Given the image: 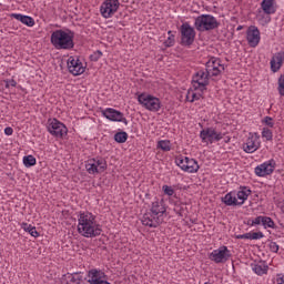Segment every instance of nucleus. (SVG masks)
Instances as JSON below:
<instances>
[{
    "mask_svg": "<svg viewBox=\"0 0 284 284\" xmlns=\"http://www.w3.org/2000/svg\"><path fill=\"white\" fill-rule=\"evenodd\" d=\"M77 229L80 236L84 239H97L103 232V226L97 220V215L90 211H82L78 214Z\"/></svg>",
    "mask_w": 284,
    "mask_h": 284,
    "instance_id": "nucleus-1",
    "label": "nucleus"
},
{
    "mask_svg": "<svg viewBox=\"0 0 284 284\" xmlns=\"http://www.w3.org/2000/svg\"><path fill=\"white\" fill-rule=\"evenodd\" d=\"M168 209L163 200L152 202L150 210L142 216V225L146 227H159L163 223Z\"/></svg>",
    "mask_w": 284,
    "mask_h": 284,
    "instance_id": "nucleus-2",
    "label": "nucleus"
},
{
    "mask_svg": "<svg viewBox=\"0 0 284 284\" xmlns=\"http://www.w3.org/2000/svg\"><path fill=\"white\" fill-rule=\"evenodd\" d=\"M50 42L55 50H72L74 48V31L63 28L52 31Z\"/></svg>",
    "mask_w": 284,
    "mask_h": 284,
    "instance_id": "nucleus-3",
    "label": "nucleus"
},
{
    "mask_svg": "<svg viewBox=\"0 0 284 284\" xmlns=\"http://www.w3.org/2000/svg\"><path fill=\"white\" fill-rule=\"evenodd\" d=\"M221 23L212 14H201L194 18V28L197 32H210L216 30Z\"/></svg>",
    "mask_w": 284,
    "mask_h": 284,
    "instance_id": "nucleus-4",
    "label": "nucleus"
},
{
    "mask_svg": "<svg viewBox=\"0 0 284 284\" xmlns=\"http://www.w3.org/2000/svg\"><path fill=\"white\" fill-rule=\"evenodd\" d=\"M138 103L149 112H159L161 110V99L150 94L141 93L138 95Z\"/></svg>",
    "mask_w": 284,
    "mask_h": 284,
    "instance_id": "nucleus-5",
    "label": "nucleus"
},
{
    "mask_svg": "<svg viewBox=\"0 0 284 284\" xmlns=\"http://www.w3.org/2000/svg\"><path fill=\"white\" fill-rule=\"evenodd\" d=\"M223 136H225V133L216 130L214 126L204 128L200 132V139L202 143L205 145H212V143H219V141H222Z\"/></svg>",
    "mask_w": 284,
    "mask_h": 284,
    "instance_id": "nucleus-6",
    "label": "nucleus"
},
{
    "mask_svg": "<svg viewBox=\"0 0 284 284\" xmlns=\"http://www.w3.org/2000/svg\"><path fill=\"white\" fill-rule=\"evenodd\" d=\"M181 45L190 48L196 39V30L190 22H183L180 27Z\"/></svg>",
    "mask_w": 284,
    "mask_h": 284,
    "instance_id": "nucleus-7",
    "label": "nucleus"
},
{
    "mask_svg": "<svg viewBox=\"0 0 284 284\" xmlns=\"http://www.w3.org/2000/svg\"><path fill=\"white\" fill-rule=\"evenodd\" d=\"M175 163L183 172H187V174H196L201 170L199 162L192 158L178 156Z\"/></svg>",
    "mask_w": 284,
    "mask_h": 284,
    "instance_id": "nucleus-8",
    "label": "nucleus"
},
{
    "mask_svg": "<svg viewBox=\"0 0 284 284\" xmlns=\"http://www.w3.org/2000/svg\"><path fill=\"white\" fill-rule=\"evenodd\" d=\"M47 130L55 139H63V136L68 135V126L57 119L48 120Z\"/></svg>",
    "mask_w": 284,
    "mask_h": 284,
    "instance_id": "nucleus-9",
    "label": "nucleus"
},
{
    "mask_svg": "<svg viewBox=\"0 0 284 284\" xmlns=\"http://www.w3.org/2000/svg\"><path fill=\"white\" fill-rule=\"evenodd\" d=\"M85 170L88 174H103L108 170V162L103 158L89 159L85 162Z\"/></svg>",
    "mask_w": 284,
    "mask_h": 284,
    "instance_id": "nucleus-10",
    "label": "nucleus"
},
{
    "mask_svg": "<svg viewBox=\"0 0 284 284\" xmlns=\"http://www.w3.org/2000/svg\"><path fill=\"white\" fill-rule=\"evenodd\" d=\"M121 2L119 0H105L100 7V14L103 19H112L119 12Z\"/></svg>",
    "mask_w": 284,
    "mask_h": 284,
    "instance_id": "nucleus-11",
    "label": "nucleus"
},
{
    "mask_svg": "<svg viewBox=\"0 0 284 284\" xmlns=\"http://www.w3.org/2000/svg\"><path fill=\"white\" fill-rule=\"evenodd\" d=\"M210 261H213V263L221 264V263H227L230 258H232V253L227 250V246L222 245L216 250H213L209 254Z\"/></svg>",
    "mask_w": 284,
    "mask_h": 284,
    "instance_id": "nucleus-12",
    "label": "nucleus"
},
{
    "mask_svg": "<svg viewBox=\"0 0 284 284\" xmlns=\"http://www.w3.org/2000/svg\"><path fill=\"white\" fill-rule=\"evenodd\" d=\"M192 85L194 90H207V85H210V75L205 70H200L193 75Z\"/></svg>",
    "mask_w": 284,
    "mask_h": 284,
    "instance_id": "nucleus-13",
    "label": "nucleus"
},
{
    "mask_svg": "<svg viewBox=\"0 0 284 284\" xmlns=\"http://www.w3.org/2000/svg\"><path fill=\"white\" fill-rule=\"evenodd\" d=\"M223 70H225V67L223 65L221 59L219 58L212 57L205 63V72L210 77H219L221 72H223Z\"/></svg>",
    "mask_w": 284,
    "mask_h": 284,
    "instance_id": "nucleus-14",
    "label": "nucleus"
},
{
    "mask_svg": "<svg viewBox=\"0 0 284 284\" xmlns=\"http://www.w3.org/2000/svg\"><path fill=\"white\" fill-rule=\"evenodd\" d=\"M101 114L102 116H104V119H108V121H113L115 123H124V125H128V119H125L123 112L118 111L113 108L102 109Z\"/></svg>",
    "mask_w": 284,
    "mask_h": 284,
    "instance_id": "nucleus-15",
    "label": "nucleus"
},
{
    "mask_svg": "<svg viewBox=\"0 0 284 284\" xmlns=\"http://www.w3.org/2000/svg\"><path fill=\"white\" fill-rule=\"evenodd\" d=\"M274 170H276V161L271 159L257 165L254 169V173L256 176L265 178L270 176V174H274Z\"/></svg>",
    "mask_w": 284,
    "mask_h": 284,
    "instance_id": "nucleus-16",
    "label": "nucleus"
},
{
    "mask_svg": "<svg viewBox=\"0 0 284 284\" xmlns=\"http://www.w3.org/2000/svg\"><path fill=\"white\" fill-rule=\"evenodd\" d=\"M261 149V136H258V134L254 133L252 135H250L245 143L242 145V150L246 153V154H254V152H256V150Z\"/></svg>",
    "mask_w": 284,
    "mask_h": 284,
    "instance_id": "nucleus-17",
    "label": "nucleus"
},
{
    "mask_svg": "<svg viewBox=\"0 0 284 284\" xmlns=\"http://www.w3.org/2000/svg\"><path fill=\"white\" fill-rule=\"evenodd\" d=\"M67 65L70 74H73V77H80V74L85 72V65L77 57H69Z\"/></svg>",
    "mask_w": 284,
    "mask_h": 284,
    "instance_id": "nucleus-18",
    "label": "nucleus"
},
{
    "mask_svg": "<svg viewBox=\"0 0 284 284\" xmlns=\"http://www.w3.org/2000/svg\"><path fill=\"white\" fill-rule=\"evenodd\" d=\"M263 14H266V17L276 14V0H263L261 2V8L257 10L256 18L263 19Z\"/></svg>",
    "mask_w": 284,
    "mask_h": 284,
    "instance_id": "nucleus-19",
    "label": "nucleus"
},
{
    "mask_svg": "<svg viewBox=\"0 0 284 284\" xmlns=\"http://www.w3.org/2000/svg\"><path fill=\"white\" fill-rule=\"evenodd\" d=\"M252 194V190L247 186H240L239 190L231 191V195L229 196V201H233V203H236V196H239L240 203L242 205L245 204V201L250 199Z\"/></svg>",
    "mask_w": 284,
    "mask_h": 284,
    "instance_id": "nucleus-20",
    "label": "nucleus"
},
{
    "mask_svg": "<svg viewBox=\"0 0 284 284\" xmlns=\"http://www.w3.org/2000/svg\"><path fill=\"white\" fill-rule=\"evenodd\" d=\"M246 41L250 48H256L258 43H261V31L257 27H248L246 31Z\"/></svg>",
    "mask_w": 284,
    "mask_h": 284,
    "instance_id": "nucleus-21",
    "label": "nucleus"
},
{
    "mask_svg": "<svg viewBox=\"0 0 284 284\" xmlns=\"http://www.w3.org/2000/svg\"><path fill=\"white\" fill-rule=\"evenodd\" d=\"M283 61H284L283 52H277V53L273 54V57L271 58V61H270L271 72L276 74V72H278V70H281V68H283Z\"/></svg>",
    "mask_w": 284,
    "mask_h": 284,
    "instance_id": "nucleus-22",
    "label": "nucleus"
},
{
    "mask_svg": "<svg viewBox=\"0 0 284 284\" xmlns=\"http://www.w3.org/2000/svg\"><path fill=\"white\" fill-rule=\"evenodd\" d=\"M10 17L11 19L20 21V23H23V26H28V28H34V19L30 16H23L21 13H11Z\"/></svg>",
    "mask_w": 284,
    "mask_h": 284,
    "instance_id": "nucleus-23",
    "label": "nucleus"
},
{
    "mask_svg": "<svg viewBox=\"0 0 284 284\" xmlns=\"http://www.w3.org/2000/svg\"><path fill=\"white\" fill-rule=\"evenodd\" d=\"M251 267L254 274H256L257 276H264V274H267L270 270V266L265 262L253 263L251 264Z\"/></svg>",
    "mask_w": 284,
    "mask_h": 284,
    "instance_id": "nucleus-24",
    "label": "nucleus"
},
{
    "mask_svg": "<svg viewBox=\"0 0 284 284\" xmlns=\"http://www.w3.org/2000/svg\"><path fill=\"white\" fill-rule=\"evenodd\" d=\"M203 92L205 90H196V89H191L186 93V101L190 103H194V101H200V99H203Z\"/></svg>",
    "mask_w": 284,
    "mask_h": 284,
    "instance_id": "nucleus-25",
    "label": "nucleus"
},
{
    "mask_svg": "<svg viewBox=\"0 0 284 284\" xmlns=\"http://www.w3.org/2000/svg\"><path fill=\"white\" fill-rule=\"evenodd\" d=\"M231 196V192L226 193L225 196L222 197V203H224V205H227L230 207H241V205H243L240 201H239V196H235V202L234 200H230Z\"/></svg>",
    "mask_w": 284,
    "mask_h": 284,
    "instance_id": "nucleus-26",
    "label": "nucleus"
},
{
    "mask_svg": "<svg viewBox=\"0 0 284 284\" xmlns=\"http://www.w3.org/2000/svg\"><path fill=\"white\" fill-rule=\"evenodd\" d=\"M21 227L24 232H28V234H30V236H33V239H39L40 234L39 232L37 231V227L23 222L21 224Z\"/></svg>",
    "mask_w": 284,
    "mask_h": 284,
    "instance_id": "nucleus-27",
    "label": "nucleus"
},
{
    "mask_svg": "<svg viewBox=\"0 0 284 284\" xmlns=\"http://www.w3.org/2000/svg\"><path fill=\"white\" fill-rule=\"evenodd\" d=\"M156 148L158 150H162V152H170L172 150V142L170 140H160Z\"/></svg>",
    "mask_w": 284,
    "mask_h": 284,
    "instance_id": "nucleus-28",
    "label": "nucleus"
},
{
    "mask_svg": "<svg viewBox=\"0 0 284 284\" xmlns=\"http://www.w3.org/2000/svg\"><path fill=\"white\" fill-rule=\"evenodd\" d=\"M262 225L264 230H267L270 227L271 230H274L276 227V224L274 223V220L270 216H263L262 215Z\"/></svg>",
    "mask_w": 284,
    "mask_h": 284,
    "instance_id": "nucleus-29",
    "label": "nucleus"
},
{
    "mask_svg": "<svg viewBox=\"0 0 284 284\" xmlns=\"http://www.w3.org/2000/svg\"><path fill=\"white\" fill-rule=\"evenodd\" d=\"M63 278H67L68 281H70L71 283H77V284H79V283H81V281H82V276L81 275H79V273H73V274H71V273H68V274H64L63 275Z\"/></svg>",
    "mask_w": 284,
    "mask_h": 284,
    "instance_id": "nucleus-30",
    "label": "nucleus"
},
{
    "mask_svg": "<svg viewBox=\"0 0 284 284\" xmlns=\"http://www.w3.org/2000/svg\"><path fill=\"white\" fill-rule=\"evenodd\" d=\"M23 165L24 168H32L37 165V158L33 155H26L23 158Z\"/></svg>",
    "mask_w": 284,
    "mask_h": 284,
    "instance_id": "nucleus-31",
    "label": "nucleus"
},
{
    "mask_svg": "<svg viewBox=\"0 0 284 284\" xmlns=\"http://www.w3.org/2000/svg\"><path fill=\"white\" fill-rule=\"evenodd\" d=\"M114 141L116 143H125L128 141V132L121 131L114 134Z\"/></svg>",
    "mask_w": 284,
    "mask_h": 284,
    "instance_id": "nucleus-32",
    "label": "nucleus"
},
{
    "mask_svg": "<svg viewBox=\"0 0 284 284\" xmlns=\"http://www.w3.org/2000/svg\"><path fill=\"white\" fill-rule=\"evenodd\" d=\"M262 139H265V141H272L274 139V133L272 130H270V128H263Z\"/></svg>",
    "mask_w": 284,
    "mask_h": 284,
    "instance_id": "nucleus-33",
    "label": "nucleus"
},
{
    "mask_svg": "<svg viewBox=\"0 0 284 284\" xmlns=\"http://www.w3.org/2000/svg\"><path fill=\"white\" fill-rule=\"evenodd\" d=\"M262 222H263V215H260L253 220H248L247 225H250L251 227H254L256 225H262Z\"/></svg>",
    "mask_w": 284,
    "mask_h": 284,
    "instance_id": "nucleus-34",
    "label": "nucleus"
},
{
    "mask_svg": "<svg viewBox=\"0 0 284 284\" xmlns=\"http://www.w3.org/2000/svg\"><path fill=\"white\" fill-rule=\"evenodd\" d=\"M169 37L168 39L164 41V45L165 48H172V45H174V34H172V31H169L168 32Z\"/></svg>",
    "mask_w": 284,
    "mask_h": 284,
    "instance_id": "nucleus-35",
    "label": "nucleus"
},
{
    "mask_svg": "<svg viewBox=\"0 0 284 284\" xmlns=\"http://www.w3.org/2000/svg\"><path fill=\"white\" fill-rule=\"evenodd\" d=\"M251 241H261V239L265 237V234L263 232H250Z\"/></svg>",
    "mask_w": 284,
    "mask_h": 284,
    "instance_id": "nucleus-36",
    "label": "nucleus"
},
{
    "mask_svg": "<svg viewBox=\"0 0 284 284\" xmlns=\"http://www.w3.org/2000/svg\"><path fill=\"white\" fill-rule=\"evenodd\" d=\"M162 191L164 192V194L166 196H174L175 192H174V187L170 186V185H163L162 186Z\"/></svg>",
    "mask_w": 284,
    "mask_h": 284,
    "instance_id": "nucleus-37",
    "label": "nucleus"
},
{
    "mask_svg": "<svg viewBox=\"0 0 284 284\" xmlns=\"http://www.w3.org/2000/svg\"><path fill=\"white\" fill-rule=\"evenodd\" d=\"M278 93L281 94V97H284V74L280 77L278 79Z\"/></svg>",
    "mask_w": 284,
    "mask_h": 284,
    "instance_id": "nucleus-38",
    "label": "nucleus"
},
{
    "mask_svg": "<svg viewBox=\"0 0 284 284\" xmlns=\"http://www.w3.org/2000/svg\"><path fill=\"white\" fill-rule=\"evenodd\" d=\"M262 123L264 125H267V128H274V119H272L271 116H265L263 120H262Z\"/></svg>",
    "mask_w": 284,
    "mask_h": 284,
    "instance_id": "nucleus-39",
    "label": "nucleus"
},
{
    "mask_svg": "<svg viewBox=\"0 0 284 284\" xmlns=\"http://www.w3.org/2000/svg\"><path fill=\"white\" fill-rule=\"evenodd\" d=\"M6 88H17V80L10 79V80H4Z\"/></svg>",
    "mask_w": 284,
    "mask_h": 284,
    "instance_id": "nucleus-40",
    "label": "nucleus"
},
{
    "mask_svg": "<svg viewBox=\"0 0 284 284\" xmlns=\"http://www.w3.org/2000/svg\"><path fill=\"white\" fill-rule=\"evenodd\" d=\"M268 248L271 252H274L276 254V252H278V250H280V246L277 245L276 242H270Z\"/></svg>",
    "mask_w": 284,
    "mask_h": 284,
    "instance_id": "nucleus-41",
    "label": "nucleus"
},
{
    "mask_svg": "<svg viewBox=\"0 0 284 284\" xmlns=\"http://www.w3.org/2000/svg\"><path fill=\"white\" fill-rule=\"evenodd\" d=\"M235 239H237V240H247V241H251L250 232H248V233H245V234L235 235Z\"/></svg>",
    "mask_w": 284,
    "mask_h": 284,
    "instance_id": "nucleus-42",
    "label": "nucleus"
},
{
    "mask_svg": "<svg viewBox=\"0 0 284 284\" xmlns=\"http://www.w3.org/2000/svg\"><path fill=\"white\" fill-rule=\"evenodd\" d=\"M275 283L276 284H284V274L283 273H280V274L276 275Z\"/></svg>",
    "mask_w": 284,
    "mask_h": 284,
    "instance_id": "nucleus-43",
    "label": "nucleus"
},
{
    "mask_svg": "<svg viewBox=\"0 0 284 284\" xmlns=\"http://www.w3.org/2000/svg\"><path fill=\"white\" fill-rule=\"evenodd\" d=\"M4 134H6L7 136H12V134H14V130H13L11 126H7V128L4 129Z\"/></svg>",
    "mask_w": 284,
    "mask_h": 284,
    "instance_id": "nucleus-44",
    "label": "nucleus"
},
{
    "mask_svg": "<svg viewBox=\"0 0 284 284\" xmlns=\"http://www.w3.org/2000/svg\"><path fill=\"white\" fill-rule=\"evenodd\" d=\"M102 55H103V53L101 51H98L95 53V58H94V55H92V61H98L99 59H101Z\"/></svg>",
    "mask_w": 284,
    "mask_h": 284,
    "instance_id": "nucleus-45",
    "label": "nucleus"
},
{
    "mask_svg": "<svg viewBox=\"0 0 284 284\" xmlns=\"http://www.w3.org/2000/svg\"><path fill=\"white\" fill-rule=\"evenodd\" d=\"M268 21H270V18L266 19V22H267V23H268Z\"/></svg>",
    "mask_w": 284,
    "mask_h": 284,
    "instance_id": "nucleus-46",
    "label": "nucleus"
}]
</instances>
